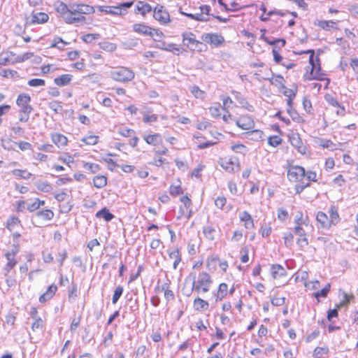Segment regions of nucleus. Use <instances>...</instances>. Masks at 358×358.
Masks as SVG:
<instances>
[{"label":"nucleus","mask_w":358,"mask_h":358,"mask_svg":"<svg viewBox=\"0 0 358 358\" xmlns=\"http://www.w3.org/2000/svg\"><path fill=\"white\" fill-rule=\"evenodd\" d=\"M228 286L226 283L220 284L216 292H214V296L216 301H222L227 294Z\"/></svg>","instance_id":"25"},{"label":"nucleus","mask_w":358,"mask_h":358,"mask_svg":"<svg viewBox=\"0 0 358 358\" xmlns=\"http://www.w3.org/2000/svg\"><path fill=\"white\" fill-rule=\"evenodd\" d=\"M118 134L122 136L129 137L134 134V131L125 127H121L118 129Z\"/></svg>","instance_id":"58"},{"label":"nucleus","mask_w":358,"mask_h":358,"mask_svg":"<svg viewBox=\"0 0 358 358\" xmlns=\"http://www.w3.org/2000/svg\"><path fill=\"white\" fill-rule=\"evenodd\" d=\"M221 167L228 173H234L239 169V162L235 157H224L219 161Z\"/></svg>","instance_id":"7"},{"label":"nucleus","mask_w":358,"mask_h":358,"mask_svg":"<svg viewBox=\"0 0 358 358\" xmlns=\"http://www.w3.org/2000/svg\"><path fill=\"white\" fill-rule=\"evenodd\" d=\"M316 220L320 224L321 228L324 229H329L331 227L329 217L324 212L320 211L317 213Z\"/></svg>","instance_id":"22"},{"label":"nucleus","mask_w":358,"mask_h":358,"mask_svg":"<svg viewBox=\"0 0 358 358\" xmlns=\"http://www.w3.org/2000/svg\"><path fill=\"white\" fill-rule=\"evenodd\" d=\"M263 132L259 129H254L245 134V137L248 139L258 141L262 139Z\"/></svg>","instance_id":"38"},{"label":"nucleus","mask_w":358,"mask_h":358,"mask_svg":"<svg viewBox=\"0 0 358 358\" xmlns=\"http://www.w3.org/2000/svg\"><path fill=\"white\" fill-rule=\"evenodd\" d=\"M133 5L132 1L124 2L119 4L117 6H98V10L101 12L109 13L115 15H122L126 13V10Z\"/></svg>","instance_id":"4"},{"label":"nucleus","mask_w":358,"mask_h":358,"mask_svg":"<svg viewBox=\"0 0 358 358\" xmlns=\"http://www.w3.org/2000/svg\"><path fill=\"white\" fill-rule=\"evenodd\" d=\"M57 290V285H55V284L50 285L48 287L47 291L40 296L39 301L41 303H44L45 301L50 300V299H52L53 297V296L55 295Z\"/></svg>","instance_id":"24"},{"label":"nucleus","mask_w":358,"mask_h":358,"mask_svg":"<svg viewBox=\"0 0 358 358\" xmlns=\"http://www.w3.org/2000/svg\"><path fill=\"white\" fill-rule=\"evenodd\" d=\"M80 141L86 145H94L98 143L99 136L95 135H89L82 138Z\"/></svg>","instance_id":"47"},{"label":"nucleus","mask_w":358,"mask_h":358,"mask_svg":"<svg viewBox=\"0 0 358 358\" xmlns=\"http://www.w3.org/2000/svg\"><path fill=\"white\" fill-rule=\"evenodd\" d=\"M14 55H15L12 52L6 53L4 56L2 55L0 57V65L6 66L8 64H13L15 62L11 58V57H13Z\"/></svg>","instance_id":"44"},{"label":"nucleus","mask_w":358,"mask_h":358,"mask_svg":"<svg viewBox=\"0 0 358 358\" xmlns=\"http://www.w3.org/2000/svg\"><path fill=\"white\" fill-rule=\"evenodd\" d=\"M152 10V7L150 4L143 2L138 1L136 6V12L139 13L143 15H146Z\"/></svg>","instance_id":"32"},{"label":"nucleus","mask_w":358,"mask_h":358,"mask_svg":"<svg viewBox=\"0 0 358 358\" xmlns=\"http://www.w3.org/2000/svg\"><path fill=\"white\" fill-rule=\"evenodd\" d=\"M231 149L235 152L241 154H245L247 151L246 147L243 144L233 145H231Z\"/></svg>","instance_id":"64"},{"label":"nucleus","mask_w":358,"mask_h":358,"mask_svg":"<svg viewBox=\"0 0 358 358\" xmlns=\"http://www.w3.org/2000/svg\"><path fill=\"white\" fill-rule=\"evenodd\" d=\"M282 142V138L278 136H270L268 140V143L275 148L278 146Z\"/></svg>","instance_id":"57"},{"label":"nucleus","mask_w":358,"mask_h":358,"mask_svg":"<svg viewBox=\"0 0 358 358\" xmlns=\"http://www.w3.org/2000/svg\"><path fill=\"white\" fill-rule=\"evenodd\" d=\"M308 52H312L310 56L309 63L311 65V71L310 74L313 79L315 80H323L324 77V74L322 73L320 64H319V59H314V52L313 50H309Z\"/></svg>","instance_id":"8"},{"label":"nucleus","mask_w":358,"mask_h":358,"mask_svg":"<svg viewBox=\"0 0 358 358\" xmlns=\"http://www.w3.org/2000/svg\"><path fill=\"white\" fill-rule=\"evenodd\" d=\"M318 26L325 31L338 29L337 22L332 20H321L318 22Z\"/></svg>","instance_id":"35"},{"label":"nucleus","mask_w":358,"mask_h":358,"mask_svg":"<svg viewBox=\"0 0 358 358\" xmlns=\"http://www.w3.org/2000/svg\"><path fill=\"white\" fill-rule=\"evenodd\" d=\"M189 91L196 99H203L205 98L206 93L201 90L198 86L192 85L189 87Z\"/></svg>","instance_id":"40"},{"label":"nucleus","mask_w":358,"mask_h":358,"mask_svg":"<svg viewBox=\"0 0 358 358\" xmlns=\"http://www.w3.org/2000/svg\"><path fill=\"white\" fill-rule=\"evenodd\" d=\"M73 76L71 74H63L54 79V83L59 86L63 87L67 85L72 80Z\"/></svg>","instance_id":"26"},{"label":"nucleus","mask_w":358,"mask_h":358,"mask_svg":"<svg viewBox=\"0 0 358 358\" xmlns=\"http://www.w3.org/2000/svg\"><path fill=\"white\" fill-rule=\"evenodd\" d=\"M69 9L70 14L73 16H77V14L89 15L95 11L94 8L92 6L77 3H71Z\"/></svg>","instance_id":"6"},{"label":"nucleus","mask_w":358,"mask_h":358,"mask_svg":"<svg viewBox=\"0 0 358 358\" xmlns=\"http://www.w3.org/2000/svg\"><path fill=\"white\" fill-rule=\"evenodd\" d=\"M66 45V43L64 42L61 38L56 37L54 38L53 43L51 45V48H57L60 50L63 49L64 47Z\"/></svg>","instance_id":"54"},{"label":"nucleus","mask_w":358,"mask_h":358,"mask_svg":"<svg viewBox=\"0 0 358 358\" xmlns=\"http://www.w3.org/2000/svg\"><path fill=\"white\" fill-rule=\"evenodd\" d=\"M222 110H224V108L222 107V106L219 103H215L213 106H212L209 108L211 115L215 117H220L221 115Z\"/></svg>","instance_id":"45"},{"label":"nucleus","mask_w":358,"mask_h":358,"mask_svg":"<svg viewBox=\"0 0 358 358\" xmlns=\"http://www.w3.org/2000/svg\"><path fill=\"white\" fill-rule=\"evenodd\" d=\"M112 156H114V155L111 154V153H108V154H107L106 157L103 158L104 162H106L108 164L109 169L110 170H113L114 168H115L116 166H118V165L116 164V162L110 158V157H112Z\"/></svg>","instance_id":"56"},{"label":"nucleus","mask_w":358,"mask_h":358,"mask_svg":"<svg viewBox=\"0 0 358 358\" xmlns=\"http://www.w3.org/2000/svg\"><path fill=\"white\" fill-rule=\"evenodd\" d=\"M169 284L165 283L162 286V290L164 292V297L167 301H173L175 298L172 290L169 289Z\"/></svg>","instance_id":"46"},{"label":"nucleus","mask_w":358,"mask_h":358,"mask_svg":"<svg viewBox=\"0 0 358 358\" xmlns=\"http://www.w3.org/2000/svg\"><path fill=\"white\" fill-rule=\"evenodd\" d=\"M36 187L38 189V190L43 192H50L52 190V187L51 184H50L48 182L44 181H37L36 183Z\"/></svg>","instance_id":"39"},{"label":"nucleus","mask_w":358,"mask_h":358,"mask_svg":"<svg viewBox=\"0 0 358 358\" xmlns=\"http://www.w3.org/2000/svg\"><path fill=\"white\" fill-rule=\"evenodd\" d=\"M219 262V258L217 256H210L207 258L206 266L208 269L215 268L216 263Z\"/></svg>","instance_id":"55"},{"label":"nucleus","mask_w":358,"mask_h":358,"mask_svg":"<svg viewBox=\"0 0 358 358\" xmlns=\"http://www.w3.org/2000/svg\"><path fill=\"white\" fill-rule=\"evenodd\" d=\"M6 263L3 268V272L5 276H7L12 269L17 265V261L15 257L5 254Z\"/></svg>","instance_id":"17"},{"label":"nucleus","mask_w":358,"mask_h":358,"mask_svg":"<svg viewBox=\"0 0 358 358\" xmlns=\"http://www.w3.org/2000/svg\"><path fill=\"white\" fill-rule=\"evenodd\" d=\"M11 173L17 178L29 179L32 176V174L27 170L14 169Z\"/></svg>","instance_id":"41"},{"label":"nucleus","mask_w":358,"mask_h":358,"mask_svg":"<svg viewBox=\"0 0 358 358\" xmlns=\"http://www.w3.org/2000/svg\"><path fill=\"white\" fill-rule=\"evenodd\" d=\"M51 139L53 143L58 148H63L66 146L68 143L66 136L59 133L52 134Z\"/></svg>","instance_id":"21"},{"label":"nucleus","mask_w":358,"mask_h":358,"mask_svg":"<svg viewBox=\"0 0 358 358\" xmlns=\"http://www.w3.org/2000/svg\"><path fill=\"white\" fill-rule=\"evenodd\" d=\"M48 15L45 13H33L30 17H26V24L29 25L43 24L48 22Z\"/></svg>","instance_id":"14"},{"label":"nucleus","mask_w":358,"mask_h":358,"mask_svg":"<svg viewBox=\"0 0 358 358\" xmlns=\"http://www.w3.org/2000/svg\"><path fill=\"white\" fill-rule=\"evenodd\" d=\"M31 97L29 94H21L16 100V104L20 108L19 111L31 112L33 108L30 105Z\"/></svg>","instance_id":"12"},{"label":"nucleus","mask_w":358,"mask_h":358,"mask_svg":"<svg viewBox=\"0 0 358 358\" xmlns=\"http://www.w3.org/2000/svg\"><path fill=\"white\" fill-rule=\"evenodd\" d=\"M240 220L244 222V226L246 229H252L254 227V222L251 215L247 212L243 211L239 215Z\"/></svg>","instance_id":"27"},{"label":"nucleus","mask_w":358,"mask_h":358,"mask_svg":"<svg viewBox=\"0 0 358 358\" xmlns=\"http://www.w3.org/2000/svg\"><path fill=\"white\" fill-rule=\"evenodd\" d=\"M190 282L193 285V289L198 293L208 292L210 290L213 280L211 276L206 271L200 272L196 278L195 274H191L185 279V284Z\"/></svg>","instance_id":"1"},{"label":"nucleus","mask_w":358,"mask_h":358,"mask_svg":"<svg viewBox=\"0 0 358 358\" xmlns=\"http://www.w3.org/2000/svg\"><path fill=\"white\" fill-rule=\"evenodd\" d=\"M329 350L327 348L317 347L313 352L314 357H326Z\"/></svg>","instance_id":"50"},{"label":"nucleus","mask_w":358,"mask_h":358,"mask_svg":"<svg viewBox=\"0 0 358 358\" xmlns=\"http://www.w3.org/2000/svg\"><path fill=\"white\" fill-rule=\"evenodd\" d=\"M54 217V213L49 209L38 211L35 215V218L43 221H49Z\"/></svg>","instance_id":"29"},{"label":"nucleus","mask_w":358,"mask_h":358,"mask_svg":"<svg viewBox=\"0 0 358 358\" xmlns=\"http://www.w3.org/2000/svg\"><path fill=\"white\" fill-rule=\"evenodd\" d=\"M169 193L171 196H173L183 194V191L181 187V184L180 181H178L177 184H172L170 186Z\"/></svg>","instance_id":"42"},{"label":"nucleus","mask_w":358,"mask_h":358,"mask_svg":"<svg viewBox=\"0 0 358 358\" xmlns=\"http://www.w3.org/2000/svg\"><path fill=\"white\" fill-rule=\"evenodd\" d=\"M232 93L234 95V98L238 101L242 107L246 108L249 111L254 110L253 106L250 105L239 92H233Z\"/></svg>","instance_id":"31"},{"label":"nucleus","mask_w":358,"mask_h":358,"mask_svg":"<svg viewBox=\"0 0 358 358\" xmlns=\"http://www.w3.org/2000/svg\"><path fill=\"white\" fill-rule=\"evenodd\" d=\"M283 238L285 244L287 247H290L293 244L294 236L290 232H286L284 234Z\"/></svg>","instance_id":"62"},{"label":"nucleus","mask_w":358,"mask_h":358,"mask_svg":"<svg viewBox=\"0 0 358 358\" xmlns=\"http://www.w3.org/2000/svg\"><path fill=\"white\" fill-rule=\"evenodd\" d=\"M133 29L135 32L144 34L145 36H154L152 29L144 24H134Z\"/></svg>","instance_id":"23"},{"label":"nucleus","mask_w":358,"mask_h":358,"mask_svg":"<svg viewBox=\"0 0 358 358\" xmlns=\"http://www.w3.org/2000/svg\"><path fill=\"white\" fill-rule=\"evenodd\" d=\"M201 39L210 45L217 47L224 42V37L217 33H206L201 36Z\"/></svg>","instance_id":"11"},{"label":"nucleus","mask_w":358,"mask_h":358,"mask_svg":"<svg viewBox=\"0 0 358 358\" xmlns=\"http://www.w3.org/2000/svg\"><path fill=\"white\" fill-rule=\"evenodd\" d=\"M94 185L96 188H102L107 184V178L103 176H96L93 179Z\"/></svg>","instance_id":"43"},{"label":"nucleus","mask_w":358,"mask_h":358,"mask_svg":"<svg viewBox=\"0 0 358 358\" xmlns=\"http://www.w3.org/2000/svg\"><path fill=\"white\" fill-rule=\"evenodd\" d=\"M157 48L166 51L171 52L176 55H179L181 50L180 47L175 43H166L161 42L157 45Z\"/></svg>","instance_id":"20"},{"label":"nucleus","mask_w":358,"mask_h":358,"mask_svg":"<svg viewBox=\"0 0 358 358\" xmlns=\"http://www.w3.org/2000/svg\"><path fill=\"white\" fill-rule=\"evenodd\" d=\"M99 38H100L99 34H87L84 35L82 37V39L85 43H90L93 42L94 41L99 39Z\"/></svg>","instance_id":"51"},{"label":"nucleus","mask_w":358,"mask_h":358,"mask_svg":"<svg viewBox=\"0 0 358 358\" xmlns=\"http://www.w3.org/2000/svg\"><path fill=\"white\" fill-rule=\"evenodd\" d=\"M287 112L294 121L296 122H303V119L299 115L297 111L293 107L287 108Z\"/></svg>","instance_id":"48"},{"label":"nucleus","mask_w":358,"mask_h":358,"mask_svg":"<svg viewBox=\"0 0 358 358\" xmlns=\"http://www.w3.org/2000/svg\"><path fill=\"white\" fill-rule=\"evenodd\" d=\"M143 139L148 144L152 145H156L162 141V138L159 134L145 135Z\"/></svg>","instance_id":"28"},{"label":"nucleus","mask_w":358,"mask_h":358,"mask_svg":"<svg viewBox=\"0 0 358 358\" xmlns=\"http://www.w3.org/2000/svg\"><path fill=\"white\" fill-rule=\"evenodd\" d=\"M294 222L296 226H308L309 224V219L308 216H304L302 212L299 211L295 215Z\"/></svg>","instance_id":"34"},{"label":"nucleus","mask_w":358,"mask_h":358,"mask_svg":"<svg viewBox=\"0 0 358 358\" xmlns=\"http://www.w3.org/2000/svg\"><path fill=\"white\" fill-rule=\"evenodd\" d=\"M43 320L41 317L35 318L34 322L31 325V329L34 331L37 330H43Z\"/></svg>","instance_id":"52"},{"label":"nucleus","mask_w":358,"mask_h":358,"mask_svg":"<svg viewBox=\"0 0 358 358\" xmlns=\"http://www.w3.org/2000/svg\"><path fill=\"white\" fill-rule=\"evenodd\" d=\"M305 177V169L302 166H292L287 171V178L291 182L300 181Z\"/></svg>","instance_id":"9"},{"label":"nucleus","mask_w":358,"mask_h":358,"mask_svg":"<svg viewBox=\"0 0 358 358\" xmlns=\"http://www.w3.org/2000/svg\"><path fill=\"white\" fill-rule=\"evenodd\" d=\"M20 223V220L18 218L13 217L10 218L7 222V229L9 231H13L15 229V227L18 225Z\"/></svg>","instance_id":"60"},{"label":"nucleus","mask_w":358,"mask_h":358,"mask_svg":"<svg viewBox=\"0 0 358 358\" xmlns=\"http://www.w3.org/2000/svg\"><path fill=\"white\" fill-rule=\"evenodd\" d=\"M99 45L101 49L108 52H113L117 48V46L115 43L108 41L100 43Z\"/></svg>","instance_id":"49"},{"label":"nucleus","mask_w":358,"mask_h":358,"mask_svg":"<svg viewBox=\"0 0 358 358\" xmlns=\"http://www.w3.org/2000/svg\"><path fill=\"white\" fill-rule=\"evenodd\" d=\"M182 43L191 50H201L202 43L196 38V36L190 31L184 32L182 35Z\"/></svg>","instance_id":"5"},{"label":"nucleus","mask_w":358,"mask_h":358,"mask_svg":"<svg viewBox=\"0 0 358 358\" xmlns=\"http://www.w3.org/2000/svg\"><path fill=\"white\" fill-rule=\"evenodd\" d=\"M45 83V80L41 78H34L28 81V85L31 87L44 86Z\"/></svg>","instance_id":"63"},{"label":"nucleus","mask_w":358,"mask_h":358,"mask_svg":"<svg viewBox=\"0 0 358 358\" xmlns=\"http://www.w3.org/2000/svg\"><path fill=\"white\" fill-rule=\"evenodd\" d=\"M97 218H103L105 221L109 222L114 218V215L110 213L109 210L106 208H102L101 210L96 213Z\"/></svg>","instance_id":"36"},{"label":"nucleus","mask_w":358,"mask_h":358,"mask_svg":"<svg viewBox=\"0 0 358 358\" xmlns=\"http://www.w3.org/2000/svg\"><path fill=\"white\" fill-rule=\"evenodd\" d=\"M271 274L274 279H279L285 277L287 274L285 268L279 265L273 264L271 266Z\"/></svg>","instance_id":"19"},{"label":"nucleus","mask_w":358,"mask_h":358,"mask_svg":"<svg viewBox=\"0 0 358 358\" xmlns=\"http://www.w3.org/2000/svg\"><path fill=\"white\" fill-rule=\"evenodd\" d=\"M203 233L206 238L213 241L215 238L216 230L211 225H206L203 228Z\"/></svg>","instance_id":"37"},{"label":"nucleus","mask_w":358,"mask_h":358,"mask_svg":"<svg viewBox=\"0 0 358 358\" xmlns=\"http://www.w3.org/2000/svg\"><path fill=\"white\" fill-rule=\"evenodd\" d=\"M169 257L170 259L173 260V267L174 269H176L179 263L181 262V256L179 250L175 249L172 251H169Z\"/></svg>","instance_id":"33"},{"label":"nucleus","mask_w":358,"mask_h":358,"mask_svg":"<svg viewBox=\"0 0 358 358\" xmlns=\"http://www.w3.org/2000/svg\"><path fill=\"white\" fill-rule=\"evenodd\" d=\"M70 3L66 4L61 2L57 8L58 13L61 14L65 22L68 24H74L78 22H83L85 21V17L80 15L78 16H73L70 14Z\"/></svg>","instance_id":"3"},{"label":"nucleus","mask_w":358,"mask_h":358,"mask_svg":"<svg viewBox=\"0 0 358 358\" xmlns=\"http://www.w3.org/2000/svg\"><path fill=\"white\" fill-rule=\"evenodd\" d=\"M328 213L329 214L328 217L331 227L337 225L341 220L337 207L331 206L328 210Z\"/></svg>","instance_id":"18"},{"label":"nucleus","mask_w":358,"mask_h":358,"mask_svg":"<svg viewBox=\"0 0 358 358\" xmlns=\"http://www.w3.org/2000/svg\"><path fill=\"white\" fill-rule=\"evenodd\" d=\"M49 107L51 110H54L56 113H62L63 110L62 106L61 103L58 101H53L50 103Z\"/></svg>","instance_id":"61"},{"label":"nucleus","mask_w":358,"mask_h":358,"mask_svg":"<svg viewBox=\"0 0 358 358\" xmlns=\"http://www.w3.org/2000/svg\"><path fill=\"white\" fill-rule=\"evenodd\" d=\"M193 306L195 310L201 311L208 310L209 304L206 301L197 297L194 300Z\"/></svg>","instance_id":"30"},{"label":"nucleus","mask_w":358,"mask_h":358,"mask_svg":"<svg viewBox=\"0 0 358 358\" xmlns=\"http://www.w3.org/2000/svg\"><path fill=\"white\" fill-rule=\"evenodd\" d=\"M83 167L92 173H96L100 170L99 165L94 163H85Z\"/></svg>","instance_id":"59"},{"label":"nucleus","mask_w":358,"mask_h":358,"mask_svg":"<svg viewBox=\"0 0 358 358\" xmlns=\"http://www.w3.org/2000/svg\"><path fill=\"white\" fill-rule=\"evenodd\" d=\"M123 292V287L122 286H118L115 288L114 291V294L112 299V302L113 304H115L120 296H122Z\"/></svg>","instance_id":"53"},{"label":"nucleus","mask_w":358,"mask_h":358,"mask_svg":"<svg viewBox=\"0 0 358 358\" xmlns=\"http://www.w3.org/2000/svg\"><path fill=\"white\" fill-rule=\"evenodd\" d=\"M236 124L243 130L252 129L255 127L254 120L248 115L241 116L235 120Z\"/></svg>","instance_id":"15"},{"label":"nucleus","mask_w":358,"mask_h":358,"mask_svg":"<svg viewBox=\"0 0 358 358\" xmlns=\"http://www.w3.org/2000/svg\"><path fill=\"white\" fill-rule=\"evenodd\" d=\"M134 72L127 67L120 66L110 71V77L119 83H128L134 78Z\"/></svg>","instance_id":"2"},{"label":"nucleus","mask_w":358,"mask_h":358,"mask_svg":"<svg viewBox=\"0 0 358 358\" xmlns=\"http://www.w3.org/2000/svg\"><path fill=\"white\" fill-rule=\"evenodd\" d=\"M154 18L161 24H165L170 22V15L166 9L160 5L157 6L154 9Z\"/></svg>","instance_id":"10"},{"label":"nucleus","mask_w":358,"mask_h":358,"mask_svg":"<svg viewBox=\"0 0 358 358\" xmlns=\"http://www.w3.org/2000/svg\"><path fill=\"white\" fill-rule=\"evenodd\" d=\"M294 231L295 234L299 236V238L296 240V244L301 248L303 249L308 245V238L306 236V233L302 227L295 226L294 228Z\"/></svg>","instance_id":"16"},{"label":"nucleus","mask_w":358,"mask_h":358,"mask_svg":"<svg viewBox=\"0 0 358 358\" xmlns=\"http://www.w3.org/2000/svg\"><path fill=\"white\" fill-rule=\"evenodd\" d=\"M289 141L291 145L294 147L297 151L302 154L305 155L307 152V148L306 145L303 143L300 136L297 133L292 134L289 136Z\"/></svg>","instance_id":"13"}]
</instances>
